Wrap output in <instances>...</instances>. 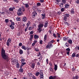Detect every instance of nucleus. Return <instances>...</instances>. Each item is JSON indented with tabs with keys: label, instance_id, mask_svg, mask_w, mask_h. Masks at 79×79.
Returning <instances> with one entry per match:
<instances>
[{
	"label": "nucleus",
	"instance_id": "obj_1",
	"mask_svg": "<svg viewBox=\"0 0 79 79\" xmlns=\"http://www.w3.org/2000/svg\"><path fill=\"white\" fill-rule=\"evenodd\" d=\"M1 56L2 58L6 60L7 62L9 61V57L6 54L5 50L3 49V48H2L1 50Z\"/></svg>",
	"mask_w": 79,
	"mask_h": 79
},
{
	"label": "nucleus",
	"instance_id": "obj_2",
	"mask_svg": "<svg viewBox=\"0 0 79 79\" xmlns=\"http://www.w3.org/2000/svg\"><path fill=\"white\" fill-rule=\"evenodd\" d=\"M55 40H52L51 41L48 43V45L46 46V49H50L51 48H53V43L55 42Z\"/></svg>",
	"mask_w": 79,
	"mask_h": 79
},
{
	"label": "nucleus",
	"instance_id": "obj_3",
	"mask_svg": "<svg viewBox=\"0 0 79 79\" xmlns=\"http://www.w3.org/2000/svg\"><path fill=\"white\" fill-rule=\"evenodd\" d=\"M11 25L9 26L11 28V29H15V27L13 26H15V23L13 22L11 23Z\"/></svg>",
	"mask_w": 79,
	"mask_h": 79
},
{
	"label": "nucleus",
	"instance_id": "obj_4",
	"mask_svg": "<svg viewBox=\"0 0 79 79\" xmlns=\"http://www.w3.org/2000/svg\"><path fill=\"white\" fill-rule=\"evenodd\" d=\"M42 70H40V78H41L42 79L44 78V73L42 72Z\"/></svg>",
	"mask_w": 79,
	"mask_h": 79
},
{
	"label": "nucleus",
	"instance_id": "obj_5",
	"mask_svg": "<svg viewBox=\"0 0 79 79\" xmlns=\"http://www.w3.org/2000/svg\"><path fill=\"white\" fill-rule=\"evenodd\" d=\"M11 39L9 38L7 41V42L6 43V44L8 47L10 46V43H11Z\"/></svg>",
	"mask_w": 79,
	"mask_h": 79
},
{
	"label": "nucleus",
	"instance_id": "obj_6",
	"mask_svg": "<svg viewBox=\"0 0 79 79\" xmlns=\"http://www.w3.org/2000/svg\"><path fill=\"white\" fill-rule=\"evenodd\" d=\"M44 27V24H40L38 25V30H40L41 29V28H42Z\"/></svg>",
	"mask_w": 79,
	"mask_h": 79
},
{
	"label": "nucleus",
	"instance_id": "obj_7",
	"mask_svg": "<svg viewBox=\"0 0 79 79\" xmlns=\"http://www.w3.org/2000/svg\"><path fill=\"white\" fill-rule=\"evenodd\" d=\"M49 79H56V76H50L49 77Z\"/></svg>",
	"mask_w": 79,
	"mask_h": 79
},
{
	"label": "nucleus",
	"instance_id": "obj_8",
	"mask_svg": "<svg viewBox=\"0 0 79 79\" xmlns=\"http://www.w3.org/2000/svg\"><path fill=\"white\" fill-rule=\"evenodd\" d=\"M15 7L14 6H13L12 7H10L9 8V10L10 11H13V10H15Z\"/></svg>",
	"mask_w": 79,
	"mask_h": 79
},
{
	"label": "nucleus",
	"instance_id": "obj_9",
	"mask_svg": "<svg viewBox=\"0 0 79 79\" xmlns=\"http://www.w3.org/2000/svg\"><path fill=\"white\" fill-rule=\"evenodd\" d=\"M70 13L71 14L74 15L75 12L74 11V8H72L70 10Z\"/></svg>",
	"mask_w": 79,
	"mask_h": 79
},
{
	"label": "nucleus",
	"instance_id": "obj_10",
	"mask_svg": "<svg viewBox=\"0 0 79 79\" xmlns=\"http://www.w3.org/2000/svg\"><path fill=\"white\" fill-rule=\"evenodd\" d=\"M22 21L23 22H26L27 21V18L26 17H23L22 18Z\"/></svg>",
	"mask_w": 79,
	"mask_h": 79
},
{
	"label": "nucleus",
	"instance_id": "obj_11",
	"mask_svg": "<svg viewBox=\"0 0 79 79\" xmlns=\"http://www.w3.org/2000/svg\"><path fill=\"white\" fill-rule=\"evenodd\" d=\"M79 78V76L78 75H76L75 77L74 76L72 77L73 79H78Z\"/></svg>",
	"mask_w": 79,
	"mask_h": 79
},
{
	"label": "nucleus",
	"instance_id": "obj_12",
	"mask_svg": "<svg viewBox=\"0 0 79 79\" xmlns=\"http://www.w3.org/2000/svg\"><path fill=\"white\" fill-rule=\"evenodd\" d=\"M41 16H42V19H45L46 18L45 17V14H41Z\"/></svg>",
	"mask_w": 79,
	"mask_h": 79
},
{
	"label": "nucleus",
	"instance_id": "obj_13",
	"mask_svg": "<svg viewBox=\"0 0 79 79\" xmlns=\"http://www.w3.org/2000/svg\"><path fill=\"white\" fill-rule=\"evenodd\" d=\"M57 69H58V66H57V65L56 64H54V69L55 71H56V70H57Z\"/></svg>",
	"mask_w": 79,
	"mask_h": 79
},
{
	"label": "nucleus",
	"instance_id": "obj_14",
	"mask_svg": "<svg viewBox=\"0 0 79 79\" xmlns=\"http://www.w3.org/2000/svg\"><path fill=\"white\" fill-rule=\"evenodd\" d=\"M48 26V22H46L44 23V27L45 28H46Z\"/></svg>",
	"mask_w": 79,
	"mask_h": 79
},
{
	"label": "nucleus",
	"instance_id": "obj_15",
	"mask_svg": "<svg viewBox=\"0 0 79 79\" xmlns=\"http://www.w3.org/2000/svg\"><path fill=\"white\" fill-rule=\"evenodd\" d=\"M68 42L70 44H73V40L71 39H69V40H68Z\"/></svg>",
	"mask_w": 79,
	"mask_h": 79
},
{
	"label": "nucleus",
	"instance_id": "obj_16",
	"mask_svg": "<svg viewBox=\"0 0 79 79\" xmlns=\"http://www.w3.org/2000/svg\"><path fill=\"white\" fill-rule=\"evenodd\" d=\"M65 8H69V4H66L65 6Z\"/></svg>",
	"mask_w": 79,
	"mask_h": 79
},
{
	"label": "nucleus",
	"instance_id": "obj_17",
	"mask_svg": "<svg viewBox=\"0 0 79 79\" xmlns=\"http://www.w3.org/2000/svg\"><path fill=\"white\" fill-rule=\"evenodd\" d=\"M21 8L22 11L23 12H24V11H25V7H24L22 6Z\"/></svg>",
	"mask_w": 79,
	"mask_h": 79
},
{
	"label": "nucleus",
	"instance_id": "obj_18",
	"mask_svg": "<svg viewBox=\"0 0 79 79\" xmlns=\"http://www.w3.org/2000/svg\"><path fill=\"white\" fill-rule=\"evenodd\" d=\"M30 41H32V39H33V37H34V35H30Z\"/></svg>",
	"mask_w": 79,
	"mask_h": 79
},
{
	"label": "nucleus",
	"instance_id": "obj_19",
	"mask_svg": "<svg viewBox=\"0 0 79 79\" xmlns=\"http://www.w3.org/2000/svg\"><path fill=\"white\" fill-rule=\"evenodd\" d=\"M37 13L36 12H33L32 13V16H36L37 15Z\"/></svg>",
	"mask_w": 79,
	"mask_h": 79
},
{
	"label": "nucleus",
	"instance_id": "obj_20",
	"mask_svg": "<svg viewBox=\"0 0 79 79\" xmlns=\"http://www.w3.org/2000/svg\"><path fill=\"white\" fill-rule=\"evenodd\" d=\"M23 5H25V8H29V5H28V4L26 3V4H23Z\"/></svg>",
	"mask_w": 79,
	"mask_h": 79
},
{
	"label": "nucleus",
	"instance_id": "obj_21",
	"mask_svg": "<svg viewBox=\"0 0 79 79\" xmlns=\"http://www.w3.org/2000/svg\"><path fill=\"white\" fill-rule=\"evenodd\" d=\"M64 18L63 20L64 21H67V17L64 15Z\"/></svg>",
	"mask_w": 79,
	"mask_h": 79
},
{
	"label": "nucleus",
	"instance_id": "obj_22",
	"mask_svg": "<svg viewBox=\"0 0 79 79\" xmlns=\"http://www.w3.org/2000/svg\"><path fill=\"white\" fill-rule=\"evenodd\" d=\"M31 68L33 69H34V68L35 67V63H33L32 64L31 66Z\"/></svg>",
	"mask_w": 79,
	"mask_h": 79
},
{
	"label": "nucleus",
	"instance_id": "obj_23",
	"mask_svg": "<svg viewBox=\"0 0 79 79\" xmlns=\"http://www.w3.org/2000/svg\"><path fill=\"white\" fill-rule=\"evenodd\" d=\"M17 15L18 16H21V15H23V13L18 11L17 12Z\"/></svg>",
	"mask_w": 79,
	"mask_h": 79
},
{
	"label": "nucleus",
	"instance_id": "obj_24",
	"mask_svg": "<svg viewBox=\"0 0 79 79\" xmlns=\"http://www.w3.org/2000/svg\"><path fill=\"white\" fill-rule=\"evenodd\" d=\"M24 50H26V48L25 47V46L22 45L21 47Z\"/></svg>",
	"mask_w": 79,
	"mask_h": 79
},
{
	"label": "nucleus",
	"instance_id": "obj_25",
	"mask_svg": "<svg viewBox=\"0 0 79 79\" xmlns=\"http://www.w3.org/2000/svg\"><path fill=\"white\" fill-rule=\"evenodd\" d=\"M16 21H21V18L17 17L16 18Z\"/></svg>",
	"mask_w": 79,
	"mask_h": 79
},
{
	"label": "nucleus",
	"instance_id": "obj_26",
	"mask_svg": "<svg viewBox=\"0 0 79 79\" xmlns=\"http://www.w3.org/2000/svg\"><path fill=\"white\" fill-rule=\"evenodd\" d=\"M69 38L68 37H67L66 36L63 37V40L64 41H66V40H67L68 38Z\"/></svg>",
	"mask_w": 79,
	"mask_h": 79
},
{
	"label": "nucleus",
	"instance_id": "obj_27",
	"mask_svg": "<svg viewBox=\"0 0 79 79\" xmlns=\"http://www.w3.org/2000/svg\"><path fill=\"white\" fill-rule=\"evenodd\" d=\"M34 38H35V39H38L39 36L38 35H34Z\"/></svg>",
	"mask_w": 79,
	"mask_h": 79
},
{
	"label": "nucleus",
	"instance_id": "obj_28",
	"mask_svg": "<svg viewBox=\"0 0 79 79\" xmlns=\"http://www.w3.org/2000/svg\"><path fill=\"white\" fill-rule=\"evenodd\" d=\"M16 66L17 68H19V64L18 62H17Z\"/></svg>",
	"mask_w": 79,
	"mask_h": 79
},
{
	"label": "nucleus",
	"instance_id": "obj_29",
	"mask_svg": "<svg viewBox=\"0 0 79 79\" xmlns=\"http://www.w3.org/2000/svg\"><path fill=\"white\" fill-rule=\"evenodd\" d=\"M19 53L20 55H22L23 53V50L21 49L19 50Z\"/></svg>",
	"mask_w": 79,
	"mask_h": 79
},
{
	"label": "nucleus",
	"instance_id": "obj_30",
	"mask_svg": "<svg viewBox=\"0 0 79 79\" xmlns=\"http://www.w3.org/2000/svg\"><path fill=\"white\" fill-rule=\"evenodd\" d=\"M31 22L30 21H28V23H27V25L28 27L29 26V25L31 24Z\"/></svg>",
	"mask_w": 79,
	"mask_h": 79
},
{
	"label": "nucleus",
	"instance_id": "obj_31",
	"mask_svg": "<svg viewBox=\"0 0 79 79\" xmlns=\"http://www.w3.org/2000/svg\"><path fill=\"white\" fill-rule=\"evenodd\" d=\"M5 22L6 23H9V19H5Z\"/></svg>",
	"mask_w": 79,
	"mask_h": 79
},
{
	"label": "nucleus",
	"instance_id": "obj_32",
	"mask_svg": "<svg viewBox=\"0 0 79 79\" xmlns=\"http://www.w3.org/2000/svg\"><path fill=\"white\" fill-rule=\"evenodd\" d=\"M47 39V34H45L44 36V40H46Z\"/></svg>",
	"mask_w": 79,
	"mask_h": 79
},
{
	"label": "nucleus",
	"instance_id": "obj_33",
	"mask_svg": "<svg viewBox=\"0 0 79 79\" xmlns=\"http://www.w3.org/2000/svg\"><path fill=\"white\" fill-rule=\"evenodd\" d=\"M64 15L67 18L69 16V15L68 14H64Z\"/></svg>",
	"mask_w": 79,
	"mask_h": 79
},
{
	"label": "nucleus",
	"instance_id": "obj_34",
	"mask_svg": "<svg viewBox=\"0 0 79 79\" xmlns=\"http://www.w3.org/2000/svg\"><path fill=\"white\" fill-rule=\"evenodd\" d=\"M26 64V62H22L21 63V64L22 65V66H24V65H25Z\"/></svg>",
	"mask_w": 79,
	"mask_h": 79
},
{
	"label": "nucleus",
	"instance_id": "obj_35",
	"mask_svg": "<svg viewBox=\"0 0 79 79\" xmlns=\"http://www.w3.org/2000/svg\"><path fill=\"white\" fill-rule=\"evenodd\" d=\"M64 24H65V25H67V26H69V24L67 22H64Z\"/></svg>",
	"mask_w": 79,
	"mask_h": 79
},
{
	"label": "nucleus",
	"instance_id": "obj_36",
	"mask_svg": "<svg viewBox=\"0 0 79 79\" xmlns=\"http://www.w3.org/2000/svg\"><path fill=\"white\" fill-rule=\"evenodd\" d=\"M25 61V59H21V63H23V62H24V61Z\"/></svg>",
	"mask_w": 79,
	"mask_h": 79
},
{
	"label": "nucleus",
	"instance_id": "obj_37",
	"mask_svg": "<svg viewBox=\"0 0 79 79\" xmlns=\"http://www.w3.org/2000/svg\"><path fill=\"white\" fill-rule=\"evenodd\" d=\"M65 10H64V8H61L60 10V11H62V12H64L65 11Z\"/></svg>",
	"mask_w": 79,
	"mask_h": 79
},
{
	"label": "nucleus",
	"instance_id": "obj_38",
	"mask_svg": "<svg viewBox=\"0 0 79 79\" xmlns=\"http://www.w3.org/2000/svg\"><path fill=\"white\" fill-rule=\"evenodd\" d=\"M19 72H21V73H23V69H19Z\"/></svg>",
	"mask_w": 79,
	"mask_h": 79
},
{
	"label": "nucleus",
	"instance_id": "obj_39",
	"mask_svg": "<svg viewBox=\"0 0 79 79\" xmlns=\"http://www.w3.org/2000/svg\"><path fill=\"white\" fill-rule=\"evenodd\" d=\"M43 41L42 40H40V45H42L43 44Z\"/></svg>",
	"mask_w": 79,
	"mask_h": 79
},
{
	"label": "nucleus",
	"instance_id": "obj_40",
	"mask_svg": "<svg viewBox=\"0 0 79 79\" xmlns=\"http://www.w3.org/2000/svg\"><path fill=\"white\" fill-rule=\"evenodd\" d=\"M39 72H36V73H35V76H39Z\"/></svg>",
	"mask_w": 79,
	"mask_h": 79
},
{
	"label": "nucleus",
	"instance_id": "obj_41",
	"mask_svg": "<svg viewBox=\"0 0 79 79\" xmlns=\"http://www.w3.org/2000/svg\"><path fill=\"white\" fill-rule=\"evenodd\" d=\"M60 6L61 8H62V7H63V3H61L60 4Z\"/></svg>",
	"mask_w": 79,
	"mask_h": 79
},
{
	"label": "nucleus",
	"instance_id": "obj_42",
	"mask_svg": "<svg viewBox=\"0 0 79 79\" xmlns=\"http://www.w3.org/2000/svg\"><path fill=\"white\" fill-rule=\"evenodd\" d=\"M69 46V44H68V43H66L65 44V47H68Z\"/></svg>",
	"mask_w": 79,
	"mask_h": 79
},
{
	"label": "nucleus",
	"instance_id": "obj_43",
	"mask_svg": "<svg viewBox=\"0 0 79 79\" xmlns=\"http://www.w3.org/2000/svg\"><path fill=\"white\" fill-rule=\"evenodd\" d=\"M33 27H31L32 28H35L36 27V25H35V24H34L33 25Z\"/></svg>",
	"mask_w": 79,
	"mask_h": 79
},
{
	"label": "nucleus",
	"instance_id": "obj_44",
	"mask_svg": "<svg viewBox=\"0 0 79 79\" xmlns=\"http://www.w3.org/2000/svg\"><path fill=\"white\" fill-rule=\"evenodd\" d=\"M37 5L38 6H40L41 5V3H40V2H38L37 3Z\"/></svg>",
	"mask_w": 79,
	"mask_h": 79
},
{
	"label": "nucleus",
	"instance_id": "obj_45",
	"mask_svg": "<svg viewBox=\"0 0 79 79\" xmlns=\"http://www.w3.org/2000/svg\"><path fill=\"white\" fill-rule=\"evenodd\" d=\"M72 57H75L76 56V54L75 53H73L72 55Z\"/></svg>",
	"mask_w": 79,
	"mask_h": 79
},
{
	"label": "nucleus",
	"instance_id": "obj_46",
	"mask_svg": "<svg viewBox=\"0 0 79 79\" xmlns=\"http://www.w3.org/2000/svg\"><path fill=\"white\" fill-rule=\"evenodd\" d=\"M28 26H27L26 28H25L24 31L25 32H26L27 31V29H28Z\"/></svg>",
	"mask_w": 79,
	"mask_h": 79
},
{
	"label": "nucleus",
	"instance_id": "obj_47",
	"mask_svg": "<svg viewBox=\"0 0 79 79\" xmlns=\"http://www.w3.org/2000/svg\"><path fill=\"white\" fill-rule=\"evenodd\" d=\"M33 74L32 73H31L30 72L28 73V75L29 76H32V75H33Z\"/></svg>",
	"mask_w": 79,
	"mask_h": 79
},
{
	"label": "nucleus",
	"instance_id": "obj_48",
	"mask_svg": "<svg viewBox=\"0 0 79 79\" xmlns=\"http://www.w3.org/2000/svg\"><path fill=\"white\" fill-rule=\"evenodd\" d=\"M32 27H29L28 28V30H29V31H31V30H32Z\"/></svg>",
	"mask_w": 79,
	"mask_h": 79
},
{
	"label": "nucleus",
	"instance_id": "obj_49",
	"mask_svg": "<svg viewBox=\"0 0 79 79\" xmlns=\"http://www.w3.org/2000/svg\"><path fill=\"white\" fill-rule=\"evenodd\" d=\"M66 51H68V52H70V49L69 48H67L66 49Z\"/></svg>",
	"mask_w": 79,
	"mask_h": 79
},
{
	"label": "nucleus",
	"instance_id": "obj_50",
	"mask_svg": "<svg viewBox=\"0 0 79 79\" xmlns=\"http://www.w3.org/2000/svg\"><path fill=\"white\" fill-rule=\"evenodd\" d=\"M57 37H59H59H60V35L59 34V33H57Z\"/></svg>",
	"mask_w": 79,
	"mask_h": 79
},
{
	"label": "nucleus",
	"instance_id": "obj_51",
	"mask_svg": "<svg viewBox=\"0 0 79 79\" xmlns=\"http://www.w3.org/2000/svg\"><path fill=\"white\" fill-rule=\"evenodd\" d=\"M22 45H23V44L21 43H19V47H21V46H22Z\"/></svg>",
	"mask_w": 79,
	"mask_h": 79
},
{
	"label": "nucleus",
	"instance_id": "obj_52",
	"mask_svg": "<svg viewBox=\"0 0 79 79\" xmlns=\"http://www.w3.org/2000/svg\"><path fill=\"white\" fill-rule=\"evenodd\" d=\"M14 0V2H16V3H19V1H18V0Z\"/></svg>",
	"mask_w": 79,
	"mask_h": 79
},
{
	"label": "nucleus",
	"instance_id": "obj_53",
	"mask_svg": "<svg viewBox=\"0 0 79 79\" xmlns=\"http://www.w3.org/2000/svg\"><path fill=\"white\" fill-rule=\"evenodd\" d=\"M18 11H19V12H22V10H21V7H20L19 9V10H18Z\"/></svg>",
	"mask_w": 79,
	"mask_h": 79
},
{
	"label": "nucleus",
	"instance_id": "obj_54",
	"mask_svg": "<svg viewBox=\"0 0 79 79\" xmlns=\"http://www.w3.org/2000/svg\"><path fill=\"white\" fill-rule=\"evenodd\" d=\"M76 3H77V5H78L79 4V0H77L76 2Z\"/></svg>",
	"mask_w": 79,
	"mask_h": 79
},
{
	"label": "nucleus",
	"instance_id": "obj_55",
	"mask_svg": "<svg viewBox=\"0 0 79 79\" xmlns=\"http://www.w3.org/2000/svg\"><path fill=\"white\" fill-rule=\"evenodd\" d=\"M34 34V31H31L30 32V34Z\"/></svg>",
	"mask_w": 79,
	"mask_h": 79
},
{
	"label": "nucleus",
	"instance_id": "obj_56",
	"mask_svg": "<svg viewBox=\"0 0 79 79\" xmlns=\"http://www.w3.org/2000/svg\"><path fill=\"white\" fill-rule=\"evenodd\" d=\"M53 36L55 37V38H56L57 36L56 35V34L55 33H53Z\"/></svg>",
	"mask_w": 79,
	"mask_h": 79
},
{
	"label": "nucleus",
	"instance_id": "obj_57",
	"mask_svg": "<svg viewBox=\"0 0 79 79\" xmlns=\"http://www.w3.org/2000/svg\"><path fill=\"white\" fill-rule=\"evenodd\" d=\"M40 3H42L44 2V0H40Z\"/></svg>",
	"mask_w": 79,
	"mask_h": 79
},
{
	"label": "nucleus",
	"instance_id": "obj_58",
	"mask_svg": "<svg viewBox=\"0 0 79 79\" xmlns=\"http://www.w3.org/2000/svg\"><path fill=\"white\" fill-rule=\"evenodd\" d=\"M36 64H37L38 66H40V64L39 62H37L36 63Z\"/></svg>",
	"mask_w": 79,
	"mask_h": 79
},
{
	"label": "nucleus",
	"instance_id": "obj_59",
	"mask_svg": "<svg viewBox=\"0 0 79 79\" xmlns=\"http://www.w3.org/2000/svg\"><path fill=\"white\" fill-rule=\"evenodd\" d=\"M38 31H38L39 32H40H40H42V29H40V30H38Z\"/></svg>",
	"mask_w": 79,
	"mask_h": 79
},
{
	"label": "nucleus",
	"instance_id": "obj_60",
	"mask_svg": "<svg viewBox=\"0 0 79 79\" xmlns=\"http://www.w3.org/2000/svg\"><path fill=\"white\" fill-rule=\"evenodd\" d=\"M62 2L64 4L66 3V0H62Z\"/></svg>",
	"mask_w": 79,
	"mask_h": 79
},
{
	"label": "nucleus",
	"instance_id": "obj_61",
	"mask_svg": "<svg viewBox=\"0 0 79 79\" xmlns=\"http://www.w3.org/2000/svg\"><path fill=\"white\" fill-rule=\"evenodd\" d=\"M32 78L33 79H36V77L34 76H32Z\"/></svg>",
	"mask_w": 79,
	"mask_h": 79
},
{
	"label": "nucleus",
	"instance_id": "obj_62",
	"mask_svg": "<svg viewBox=\"0 0 79 79\" xmlns=\"http://www.w3.org/2000/svg\"><path fill=\"white\" fill-rule=\"evenodd\" d=\"M70 52V51L66 52V53H67V55H68V56H69V52Z\"/></svg>",
	"mask_w": 79,
	"mask_h": 79
},
{
	"label": "nucleus",
	"instance_id": "obj_63",
	"mask_svg": "<svg viewBox=\"0 0 79 79\" xmlns=\"http://www.w3.org/2000/svg\"><path fill=\"white\" fill-rule=\"evenodd\" d=\"M42 56H41L39 58V60H42Z\"/></svg>",
	"mask_w": 79,
	"mask_h": 79
},
{
	"label": "nucleus",
	"instance_id": "obj_64",
	"mask_svg": "<svg viewBox=\"0 0 79 79\" xmlns=\"http://www.w3.org/2000/svg\"><path fill=\"white\" fill-rule=\"evenodd\" d=\"M75 56L76 57H79V54H77L76 55H75Z\"/></svg>",
	"mask_w": 79,
	"mask_h": 79
}]
</instances>
